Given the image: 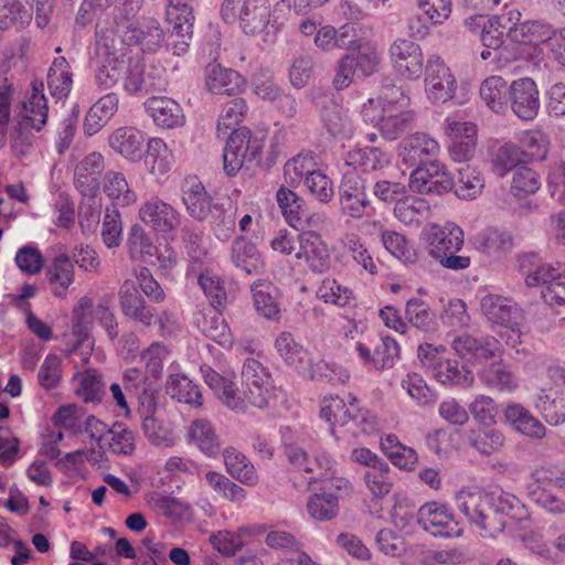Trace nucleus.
Segmentation results:
<instances>
[{
    "label": "nucleus",
    "mask_w": 565,
    "mask_h": 565,
    "mask_svg": "<svg viewBox=\"0 0 565 565\" xmlns=\"http://www.w3.org/2000/svg\"><path fill=\"white\" fill-rule=\"evenodd\" d=\"M291 465L309 473L313 493L307 502V510L317 521H329L339 511V498L352 491V483L341 476L335 460L324 450L318 449L312 458L301 448L290 447L287 452Z\"/></svg>",
    "instance_id": "1"
},
{
    "label": "nucleus",
    "mask_w": 565,
    "mask_h": 565,
    "mask_svg": "<svg viewBox=\"0 0 565 565\" xmlns=\"http://www.w3.org/2000/svg\"><path fill=\"white\" fill-rule=\"evenodd\" d=\"M247 111L246 102L243 98H235L225 104L217 119V134L228 137L224 149V170L228 175L236 174L246 161L254 160L259 156L264 147V137L253 134L249 129L242 127L235 129Z\"/></svg>",
    "instance_id": "2"
},
{
    "label": "nucleus",
    "mask_w": 565,
    "mask_h": 565,
    "mask_svg": "<svg viewBox=\"0 0 565 565\" xmlns=\"http://www.w3.org/2000/svg\"><path fill=\"white\" fill-rule=\"evenodd\" d=\"M458 509L470 520L486 531V534L493 535L501 532L511 521L523 520L527 512L525 507L515 497H500L494 509L492 498L481 489L463 488L456 494Z\"/></svg>",
    "instance_id": "3"
},
{
    "label": "nucleus",
    "mask_w": 565,
    "mask_h": 565,
    "mask_svg": "<svg viewBox=\"0 0 565 565\" xmlns=\"http://www.w3.org/2000/svg\"><path fill=\"white\" fill-rule=\"evenodd\" d=\"M284 177L289 185H298L303 181L307 192L319 203L328 204L333 200V181L310 153H300L288 160L284 166Z\"/></svg>",
    "instance_id": "4"
},
{
    "label": "nucleus",
    "mask_w": 565,
    "mask_h": 565,
    "mask_svg": "<svg viewBox=\"0 0 565 565\" xmlns=\"http://www.w3.org/2000/svg\"><path fill=\"white\" fill-rule=\"evenodd\" d=\"M521 12L512 9L507 13L509 30L507 32L511 42L520 45V55L531 62L542 60V43L548 42L554 35L551 25L539 21L520 22Z\"/></svg>",
    "instance_id": "5"
},
{
    "label": "nucleus",
    "mask_w": 565,
    "mask_h": 565,
    "mask_svg": "<svg viewBox=\"0 0 565 565\" xmlns=\"http://www.w3.org/2000/svg\"><path fill=\"white\" fill-rule=\"evenodd\" d=\"M222 17L227 23L238 22L246 34L264 32L270 20L268 0H225Z\"/></svg>",
    "instance_id": "6"
},
{
    "label": "nucleus",
    "mask_w": 565,
    "mask_h": 565,
    "mask_svg": "<svg viewBox=\"0 0 565 565\" xmlns=\"http://www.w3.org/2000/svg\"><path fill=\"white\" fill-rule=\"evenodd\" d=\"M275 349L279 356L303 377L315 380L324 374L326 364L322 361L315 362L291 333H279L275 340Z\"/></svg>",
    "instance_id": "7"
},
{
    "label": "nucleus",
    "mask_w": 565,
    "mask_h": 565,
    "mask_svg": "<svg viewBox=\"0 0 565 565\" xmlns=\"http://www.w3.org/2000/svg\"><path fill=\"white\" fill-rule=\"evenodd\" d=\"M463 231L454 223H430L420 233L425 249L435 260L446 254L459 252L463 246Z\"/></svg>",
    "instance_id": "8"
},
{
    "label": "nucleus",
    "mask_w": 565,
    "mask_h": 565,
    "mask_svg": "<svg viewBox=\"0 0 565 565\" xmlns=\"http://www.w3.org/2000/svg\"><path fill=\"white\" fill-rule=\"evenodd\" d=\"M456 77L446 63L437 55L428 57L425 67V93L435 104H444L455 97Z\"/></svg>",
    "instance_id": "9"
},
{
    "label": "nucleus",
    "mask_w": 565,
    "mask_h": 565,
    "mask_svg": "<svg viewBox=\"0 0 565 565\" xmlns=\"http://www.w3.org/2000/svg\"><path fill=\"white\" fill-rule=\"evenodd\" d=\"M390 63L403 79H417L424 71V54L419 44L412 40H395L388 49Z\"/></svg>",
    "instance_id": "10"
},
{
    "label": "nucleus",
    "mask_w": 565,
    "mask_h": 565,
    "mask_svg": "<svg viewBox=\"0 0 565 565\" xmlns=\"http://www.w3.org/2000/svg\"><path fill=\"white\" fill-rule=\"evenodd\" d=\"M354 350L364 364L376 370L393 367L401 356L399 344L388 335L382 337L379 342H375L372 337L360 339L355 341Z\"/></svg>",
    "instance_id": "11"
},
{
    "label": "nucleus",
    "mask_w": 565,
    "mask_h": 565,
    "mask_svg": "<svg viewBox=\"0 0 565 565\" xmlns=\"http://www.w3.org/2000/svg\"><path fill=\"white\" fill-rule=\"evenodd\" d=\"M408 185L420 194H443L454 188V180L443 163L430 161L411 173Z\"/></svg>",
    "instance_id": "12"
},
{
    "label": "nucleus",
    "mask_w": 565,
    "mask_h": 565,
    "mask_svg": "<svg viewBox=\"0 0 565 565\" xmlns=\"http://www.w3.org/2000/svg\"><path fill=\"white\" fill-rule=\"evenodd\" d=\"M194 19L190 0H168L166 20L171 26V35L178 39L173 44L178 55L186 51L193 34Z\"/></svg>",
    "instance_id": "13"
},
{
    "label": "nucleus",
    "mask_w": 565,
    "mask_h": 565,
    "mask_svg": "<svg viewBox=\"0 0 565 565\" xmlns=\"http://www.w3.org/2000/svg\"><path fill=\"white\" fill-rule=\"evenodd\" d=\"M445 134L450 139L448 152L455 162L472 159L477 146V126L470 121L447 118Z\"/></svg>",
    "instance_id": "14"
},
{
    "label": "nucleus",
    "mask_w": 565,
    "mask_h": 565,
    "mask_svg": "<svg viewBox=\"0 0 565 565\" xmlns=\"http://www.w3.org/2000/svg\"><path fill=\"white\" fill-rule=\"evenodd\" d=\"M419 525L435 536H458L461 530L447 504L430 501L423 504L417 513Z\"/></svg>",
    "instance_id": "15"
},
{
    "label": "nucleus",
    "mask_w": 565,
    "mask_h": 565,
    "mask_svg": "<svg viewBox=\"0 0 565 565\" xmlns=\"http://www.w3.org/2000/svg\"><path fill=\"white\" fill-rule=\"evenodd\" d=\"M138 216L142 223L163 236L172 235L180 224L175 209L158 198L145 201L139 207Z\"/></svg>",
    "instance_id": "16"
},
{
    "label": "nucleus",
    "mask_w": 565,
    "mask_h": 565,
    "mask_svg": "<svg viewBox=\"0 0 565 565\" xmlns=\"http://www.w3.org/2000/svg\"><path fill=\"white\" fill-rule=\"evenodd\" d=\"M94 309L93 300L87 296L82 297L73 308L72 332L75 337V343L70 353H75L82 348V364L88 362L94 348L89 338L90 326L95 319Z\"/></svg>",
    "instance_id": "17"
},
{
    "label": "nucleus",
    "mask_w": 565,
    "mask_h": 565,
    "mask_svg": "<svg viewBox=\"0 0 565 565\" xmlns=\"http://www.w3.org/2000/svg\"><path fill=\"white\" fill-rule=\"evenodd\" d=\"M296 259L302 262L309 269L322 273L330 267L331 254L321 234L308 230L300 233V244Z\"/></svg>",
    "instance_id": "18"
},
{
    "label": "nucleus",
    "mask_w": 565,
    "mask_h": 565,
    "mask_svg": "<svg viewBox=\"0 0 565 565\" xmlns=\"http://www.w3.org/2000/svg\"><path fill=\"white\" fill-rule=\"evenodd\" d=\"M339 203L343 215L361 218L370 205L365 181L355 173L345 174L340 185Z\"/></svg>",
    "instance_id": "19"
},
{
    "label": "nucleus",
    "mask_w": 565,
    "mask_h": 565,
    "mask_svg": "<svg viewBox=\"0 0 565 565\" xmlns=\"http://www.w3.org/2000/svg\"><path fill=\"white\" fill-rule=\"evenodd\" d=\"M540 93L530 77L514 79L509 86V100L512 111L522 120L533 119L540 108Z\"/></svg>",
    "instance_id": "20"
},
{
    "label": "nucleus",
    "mask_w": 565,
    "mask_h": 565,
    "mask_svg": "<svg viewBox=\"0 0 565 565\" xmlns=\"http://www.w3.org/2000/svg\"><path fill=\"white\" fill-rule=\"evenodd\" d=\"M201 372L206 385L215 393L223 405L233 409L244 412L243 398L235 384L233 372L221 374L210 366H202Z\"/></svg>",
    "instance_id": "21"
},
{
    "label": "nucleus",
    "mask_w": 565,
    "mask_h": 565,
    "mask_svg": "<svg viewBox=\"0 0 565 565\" xmlns=\"http://www.w3.org/2000/svg\"><path fill=\"white\" fill-rule=\"evenodd\" d=\"M145 108L153 124L161 129H174L185 124L182 107L170 97H150L145 102Z\"/></svg>",
    "instance_id": "22"
},
{
    "label": "nucleus",
    "mask_w": 565,
    "mask_h": 565,
    "mask_svg": "<svg viewBox=\"0 0 565 565\" xmlns=\"http://www.w3.org/2000/svg\"><path fill=\"white\" fill-rule=\"evenodd\" d=\"M145 141L143 131L129 126L115 129L108 137L111 150L132 163L141 160Z\"/></svg>",
    "instance_id": "23"
},
{
    "label": "nucleus",
    "mask_w": 565,
    "mask_h": 565,
    "mask_svg": "<svg viewBox=\"0 0 565 565\" xmlns=\"http://www.w3.org/2000/svg\"><path fill=\"white\" fill-rule=\"evenodd\" d=\"M356 398L349 403L338 395H328L320 402L319 418L328 424L332 436L338 438L339 428L345 427L353 419Z\"/></svg>",
    "instance_id": "24"
},
{
    "label": "nucleus",
    "mask_w": 565,
    "mask_h": 565,
    "mask_svg": "<svg viewBox=\"0 0 565 565\" xmlns=\"http://www.w3.org/2000/svg\"><path fill=\"white\" fill-rule=\"evenodd\" d=\"M141 159L146 171L154 178L168 174L175 162L173 150L160 137H150L146 141V150Z\"/></svg>",
    "instance_id": "25"
},
{
    "label": "nucleus",
    "mask_w": 565,
    "mask_h": 565,
    "mask_svg": "<svg viewBox=\"0 0 565 565\" xmlns=\"http://www.w3.org/2000/svg\"><path fill=\"white\" fill-rule=\"evenodd\" d=\"M264 533L262 525L239 526L236 531L221 530L210 535L209 541L214 550L225 557H232L243 550L246 539Z\"/></svg>",
    "instance_id": "26"
},
{
    "label": "nucleus",
    "mask_w": 565,
    "mask_h": 565,
    "mask_svg": "<svg viewBox=\"0 0 565 565\" xmlns=\"http://www.w3.org/2000/svg\"><path fill=\"white\" fill-rule=\"evenodd\" d=\"M205 87L213 94L236 95L244 90L245 78L234 70L220 64H210L205 68Z\"/></svg>",
    "instance_id": "27"
},
{
    "label": "nucleus",
    "mask_w": 565,
    "mask_h": 565,
    "mask_svg": "<svg viewBox=\"0 0 565 565\" xmlns=\"http://www.w3.org/2000/svg\"><path fill=\"white\" fill-rule=\"evenodd\" d=\"M124 384L125 388L138 398L141 408L148 412L157 408L159 383L149 374L143 375L136 367L127 369L124 373Z\"/></svg>",
    "instance_id": "28"
},
{
    "label": "nucleus",
    "mask_w": 565,
    "mask_h": 565,
    "mask_svg": "<svg viewBox=\"0 0 565 565\" xmlns=\"http://www.w3.org/2000/svg\"><path fill=\"white\" fill-rule=\"evenodd\" d=\"M452 348L461 358L478 362H487L502 353L501 345L495 339L478 340L467 334L456 338Z\"/></svg>",
    "instance_id": "29"
},
{
    "label": "nucleus",
    "mask_w": 565,
    "mask_h": 565,
    "mask_svg": "<svg viewBox=\"0 0 565 565\" xmlns=\"http://www.w3.org/2000/svg\"><path fill=\"white\" fill-rule=\"evenodd\" d=\"M46 279L52 295L65 299L73 289L75 269L71 259L65 255L56 256L46 271Z\"/></svg>",
    "instance_id": "30"
},
{
    "label": "nucleus",
    "mask_w": 565,
    "mask_h": 565,
    "mask_svg": "<svg viewBox=\"0 0 565 565\" xmlns=\"http://www.w3.org/2000/svg\"><path fill=\"white\" fill-rule=\"evenodd\" d=\"M438 142L427 134L417 132L404 139L398 147V156L403 162L414 166L417 162L438 154Z\"/></svg>",
    "instance_id": "31"
},
{
    "label": "nucleus",
    "mask_w": 565,
    "mask_h": 565,
    "mask_svg": "<svg viewBox=\"0 0 565 565\" xmlns=\"http://www.w3.org/2000/svg\"><path fill=\"white\" fill-rule=\"evenodd\" d=\"M119 305L126 317L149 326L154 317L153 310L146 301L132 281L126 280L119 291Z\"/></svg>",
    "instance_id": "32"
},
{
    "label": "nucleus",
    "mask_w": 565,
    "mask_h": 565,
    "mask_svg": "<svg viewBox=\"0 0 565 565\" xmlns=\"http://www.w3.org/2000/svg\"><path fill=\"white\" fill-rule=\"evenodd\" d=\"M363 116L366 120L375 124L382 135L387 139H395L401 132H403L413 120V113L407 109L398 111H386L381 116L367 110H362Z\"/></svg>",
    "instance_id": "33"
},
{
    "label": "nucleus",
    "mask_w": 565,
    "mask_h": 565,
    "mask_svg": "<svg viewBox=\"0 0 565 565\" xmlns=\"http://www.w3.org/2000/svg\"><path fill=\"white\" fill-rule=\"evenodd\" d=\"M394 216L404 225H417L431 214L428 202L415 195H405L397 200L393 210Z\"/></svg>",
    "instance_id": "34"
},
{
    "label": "nucleus",
    "mask_w": 565,
    "mask_h": 565,
    "mask_svg": "<svg viewBox=\"0 0 565 565\" xmlns=\"http://www.w3.org/2000/svg\"><path fill=\"white\" fill-rule=\"evenodd\" d=\"M380 446L395 467L412 471L417 466V452L413 448L401 444L397 436L393 434L385 435L381 438Z\"/></svg>",
    "instance_id": "35"
},
{
    "label": "nucleus",
    "mask_w": 565,
    "mask_h": 565,
    "mask_svg": "<svg viewBox=\"0 0 565 565\" xmlns=\"http://www.w3.org/2000/svg\"><path fill=\"white\" fill-rule=\"evenodd\" d=\"M118 98L115 94H107L99 98L88 110L84 129L89 136L97 134L116 114Z\"/></svg>",
    "instance_id": "36"
},
{
    "label": "nucleus",
    "mask_w": 565,
    "mask_h": 565,
    "mask_svg": "<svg viewBox=\"0 0 565 565\" xmlns=\"http://www.w3.org/2000/svg\"><path fill=\"white\" fill-rule=\"evenodd\" d=\"M103 190L107 198L117 206H130L138 201L136 191L129 185L126 177L120 172H107L104 179Z\"/></svg>",
    "instance_id": "37"
},
{
    "label": "nucleus",
    "mask_w": 565,
    "mask_h": 565,
    "mask_svg": "<svg viewBox=\"0 0 565 565\" xmlns=\"http://www.w3.org/2000/svg\"><path fill=\"white\" fill-rule=\"evenodd\" d=\"M154 411L140 407L142 415V430L148 440L154 446L170 447L175 443L173 428L169 423L154 416Z\"/></svg>",
    "instance_id": "38"
},
{
    "label": "nucleus",
    "mask_w": 565,
    "mask_h": 565,
    "mask_svg": "<svg viewBox=\"0 0 565 565\" xmlns=\"http://www.w3.org/2000/svg\"><path fill=\"white\" fill-rule=\"evenodd\" d=\"M481 310L490 322L504 327H511L518 316V309L512 301L497 295L483 297Z\"/></svg>",
    "instance_id": "39"
},
{
    "label": "nucleus",
    "mask_w": 565,
    "mask_h": 565,
    "mask_svg": "<svg viewBox=\"0 0 565 565\" xmlns=\"http://www.w3.org/2000/svg\"><path fill=\"white\" fill-rule=\"evenodd\" d=\"M409 108V98L404 92L395 86H388L381 90L376 98L369 99L363 106V110H370L375 116H381L386 111H398Z\"/></svg>",
    "instance_id": "40"
},
{
    "label": "nucleus",
    "mask_w": 565,
    "mask_h": 565,
    "mask_svg": "<svg viewBox=\"0 0 565 565\" xmlns=\"http://www.w3.org/2000/svg\"><path fill=\"white\" fill-rule=\"evenodd\" d=\"M224 463L227 472L247 487H255L259 477L253 463L238 450L234 448L225 449Z\"/></svg>",
    "instance_id": "41"
},
{
    "label": "nucleus",
    "mask_w": 565,
    "mask_h": 565,
    "mask_svg": "<svg viewBox=\"0 0 565 565\" xmlns=\"http://www.w3.org/2000/svg\"><path fill=\"white\" fill-rule=\"evenodd\" d=\"M255 309L266 319H278L280 307L278 290L269 281L259 280L252 286Z\"/></svg>",
    "instance_id": "42"
},
{
    "label": "nucleus",
    "mask_w": 565,
    "mask_h": 565,
    "mask_svg": "<svg viewBox=\"0 0 565 565\" xmlns=\"http://www.w3.org/2000/svg\"><path fill=\"white\" fill-rule=\"evenodd\" d=\"M98 54L102 58V64L97 73V81L104 87H111L118 82L121 71L125 68L124 55L111 53L106 41L98 43Z\"/></svg>",
    "instance_id": "43"
},
{
    "label": "nucleus",
    "mask_w": 565,
    "mask_h": 565,
    "mask_svg": "<svg viewBox=\"0 0 565 565\" xmlns=\"http://www.w3.org/2000/svg\"><path fill=\"white\" fill-rule=\"evenodd\" d=\"M504 416L518 431L525 436L543 438L546 434L544 425L519 404L509 405Z\"/></svg>",
    "instance_id": "44"
},
{
    "label": "nucleus",
    "mask_w": 565,
    "mask_h": 565,
    "mask_svg": "<svg viewBox=\"0 0 565 565\" xmlns=\"http://www.w3.org/2000/svg\"><path fill=\"white\" fill-rule=\"evenodd\" d=\"M284 397V392L281 388L274 385V381L268 382V384L244 387L243 394H241L244 411H246L248 406L257 408L274 407L277 405L278 401Z\"/></svg>",
    "instance_id": "45"
},
{
    "label": "nucleus",
    "mask_w": 565,
    "mask_h": 565,
    "mask_svg": "<svg viewBox=\"0 0 565 565\" xmlns=\"http://www.w3.org/2000/svg\"><path fill=\"white\" fill-rule=\"evenodd\" d=\"M104 167V158L100 153L92 152L75 169L76 186L88 194L98 186L97 175Z\"/></svg>",
    "instance_id": "46"
},
{
    "label": "nucleus",
    "mask_w": 565,
    "mask_h": 565,
    "mask_svg": "<svg viewBox=\"0 0 565 565\" xmlns=\"http://www.w3.org/2000/svg\"><path fill=\"white\" fill-rule=\"evenodd\" d=\"M73 86V74L70 64L64 57L55 58L47 74V87L56 99L68 96Z\"/></svg>",
    "instance_id": "47"
},
{
    "label": "nucleus",
    "mask_w": 565,
    "mask_h": 565,
    "mask_svg": "<svg viewBox=\"0 0 565 565\" xmlns=\"http://www.w3.org/2000/svg\"><path fill=\"white\" fill-rule=\"evenodd\" d=\"M198 324L202 332L223 348H232L233 334L218 310H211L204 313Z\"/></svg>",
    "instance_id": "48"
},
{
    "label": "nucleus",
    "mask_w": 565,
    "mask_h": 565,
    "mask_svg": "<svg viewBox=\"0 0 565 565\" xmlns=\"http://www.w3.org/2000/svg\"><path fill=\"white\" fill-rule=\"evenodd\" d=\"M507 14L492 15L487 20L480 33V41L487 49L481 52V58L488 60L491 56L490 50H498L504 43L505 30H509Z\"/></svg>",
    "instance_id": "49"
},
{
    "label": "nucleus",
    "mask_w": 565,
    "mask_h": 565,
    "mask_svg": "<svg viewBox=\"0 0 565 565\" xmlns=\"http://www.w3.org/2000/svg\"><path fill=\"white\" fill-rule=\"evenodd\" d=\"M33 0H10L0 7V28H24L32 18Z\"/></svg>",
    "instance_id": "50"
},
{
    "label": "nucleus",
    "mask_w": 565,
    "mask_h": 565,
    "mask_svg": "<svg viewBox=\"0 0 565 565\" xmlns=\"http://www.w3.org/2000/svg\"><path fill=\"white\" fill-rule=\"evenodd\" d=\"M21 116L30 127L38 130L46 124L47 105L42 86L33 84L31 95L22 105Z\"/></svg>",
    "instance_id": "51"
},
{
    "label": "nucleus",
    "mask_w": 565,
    "mask_h": 565,
    "mask_svg": "<svg viewBox=\"0 0 565 565\" xmlns=\"http://www.w3.org/2000/svg\"><path fill=\"white\" fill-rule=\"evenodd\" d=\"M189 441L207 456L215 455L220 449L213 426L205 419L194 420L188 429Z\"/></svg>",
    "instance_id": "52"
},
{
    "label": "nucleus",
    "mask_w": 565,
    "mask_h": 565,
    "mask_svg": "<svg viewBox=\"0 0 565 565\" xmlns=\"http://www.w3.org/2000/svg\"><path fill=\"white\" fill-rule=\"evenodd\" d=\"M479 94L484 104L493 111L505 109L509 87L501 76H489L480 85Z\"/></svg>",
    "instance_id": "53"
},
{
    "label": "nucleus",
    "mask_w": 565,
    "mask_h": 565,
    "mask_svg": "<svg viewBox=\"0 0 565 565\" xmlns=\"http://www.w3.org/2000/svg\"><path fill=\"white\" fill-rule=\"evenodd\" d=\"M276 200L286 222L290 226L297 227L300 224L301 214L305 212V200L285 185L277 190Z\"/></svg>",
    "instance_id": "54"
},
{
    "label": "nucleus",
    "mask_w": 565,
    "mask_h": 565,
    "mask_svg": "<svg viewBox=\"0 0 565 565\" xmlns=\"http://www.w3.org/2000/svg\"><path fill=\"white\" fill-rule=\"evenodd\" d=\"M167 393L174 399L192 406L202 405V394L190 379L184 375H172L167 383Z\"/></svg>",
    "instance_id": "55"
},
{
    "label": "nucleus",
    "mask_w": 565,
    "mask_h": 565,
    "mask_svg": "<svg viewBox=\"0 0 565 565\" xmlns=\"http://www.w3.org/2000/svg\"><path fill=\"white\" fill-rule=\"evenodd\" d=\"M317 298L327 305L345 307L353 302V291L334 278L322 279L316 291Z\"/></svg>",
    "instance_id": "56"
},
{
    "label": "nucleus",
    "mask_w": 565,
    "mask_h": 565,
    "mask_svg": "<svg viewBox=\"0 0 565 565\" xmlns=\"http://www.w3.org/2000/svg\"><path fill=\"white\" fill-rule=\"evenodd\" d=\"M350 54L354 55V66L362 76H370L375 73L381 64V52L376 45L370 42H361L350 45Z\"/></svg>",
    "instance_id": "57"
},
{
    "label": "nucleus",
    "mask_w": 565,
    "mask_h": 565,
    "mask_svg": "<svg viewBox=\"0 0 565 565\" xmlns=\"http://www.w3.org/2000/svg\"><path fill=\"white\" fill-rule=\"evenodd\" d=\"M183 201L186 211L194 218L204 220L211 212L212 200L201 182H194L189 186Z\"/></svg>",
    "instance_id": "58"
},
{
    "label": "nucleus",
    "mask_w": 565,
    "mask_h": 565,
    "mask_svg": "<svg viewBox=\"0 0 565 565\" xmlns=\"http://www.w3.org/2000/svg\"><path fill=\"white\" fill-rule=\"evenodd\" d=\"M73 382L76 384L74 390L75 395L85 403L98 402L104 393L100 376L93 370L77 373L73 377Z\"/></svg>",
    "instance_id": "59"
},
{
    "label": "nucleus",
    "mask_w": 565,
    "mask_h": 565,
    "mask_svg": "<svg viewBox=\"0 0 565 565\" xmlns=\"http://www.w3.org/2000/svg\"><path fill=\"white\" fill-rule=\"evenodd\" d=\"M382 243L393 257L403 263H414L417 259V253L412 242L398 232L384 231L382 233Z\"/></svg>",
    "instance_id": "60"
},
{
    "label": "nucleus",
    "mask_w": 565,
    "mask_h": 565,
    "mask_svg": "<svg viewBox=\"0 0 565 565\" xmlns=\"http://www.w3.org/2000/svg\"><path fill=\"white\" fill-rule=\"evenodd\" d=\"M322 120L330 134L338 137H348L353 132L352 120L348 111L339 105L332 104L323 108Z\"/></svg>",
    "instance_id": "61"
},
{
    "label": "nucleus",
    "mask_w": 565,
    "mask_h": 565,
    "mask_svg": "<svg viewBox=\"0 0 565 565\" xmlns=\"http://www.w3.org/2000/svg\"><path fill=\"white\" fill-rule=\"evenodd\" d=\"M352 31L353 28L350 25H343L338 30L331 25H323L317 31L313 42L318 49L324 52L344 49L348 43L347 39Z\"/></svg>",
    "instance_id": "62"
},
{
    "label": "nucleus",
    "mask_w": 565,
    "mask_h": 565,
    "mask_svg": "<svg viewBox=\"0 0 565 565\" xmlns=\"http://www.w3.org/2000/svg\"><path fill=\"white\" fill-rule=\"evenodd\" d=\"M363 481L373 499H383L393 488L390 466L385 462L383 466L367 469L363 475Z\"/></svg>",
    "instance_id": "63"
},
{
    "label": "nucleus",
    "mask_w": 565,
    "mask_h": 565,
    "mask_svg": "<svg viewBox=\"0 0 565 565\" xmlns=\"http://www.w3.org/2000/svg\"><path fill=\"white\" fill-rule=\"evenodd\" d=\"M483 188L484 179L476 168L467 166L459 170L455 189L460 199H475Z\"/></svg>",
    "instance_id": "64"
}]
</instances>
